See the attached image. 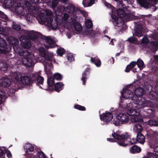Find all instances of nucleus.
Wrapping results in <instances>:
<instances>
[{"label":"nucleus","mask_w":158,"mask_h":158,"mask_svg":"<svg viewBox=\"0 0 158 158\" xmlns=\"http://www.w3.org/2000/svg\"><path fill=\"white\" fill-rule=\"evenodd\" d=\"M11 49L6 45L5 41L2 38H0V53L5 54L6 52L9 51Z\"/></svg>","instance_id":"nucleus-17"},{"label":"nucleus","mask_w":158,"mask_h":158,"mask_svg":"<svg viewBox=\"0 0 158 158\" xmlns=\"http://www.w3.org/2000/svg\"><path fill=\"white\" fill-rule=\"evenodd\" d=\"M86 30L83 32L84 35H88L91 37H93L94 35V32L91 30V28L93 26V23L91 20L87 19L85 22Z\"/></svg>","instance_id":"nucleus-11"},{"label":"nucleus","mask_w":158,"mask_h":158,"mask_svg":"<svg viewBox=\"0 0 158 158\" xmlns=\"http://www.w3.org/2000/svg\"><path fill=\"white\" fill-rule=\"evenodd\" d=\"M11 84L10 80L7 78H3L0 79V85L4 87L9 86Z\"/></svg>","instance_id":"nucleus-22"},{"label":"nucleus","mask_w":158,"mask_h":158,"mask_svg":"<svg viewBox=\"0 0 158 158\" xmlns=\"http://www.w3.org/2000/svg\"><path fill=\"white\" fill-rule=\"evenodd\" d=\"M113 137L115 139L118 140V144L122 146H126L127 144L131 145L137 142L136 139H129V136L127 133L120 135L118 133L112 134Z\"/></svg>","instance_id":"nucleus-6"},{"label":"nucleus","mask_w":158,"mask_h":158,"mask_svg":"<svg viewBox=\"0 0 158 158\" xmlns=\"http://www.w3.org/2000/svg\"><path fill=\"white\" fill-rule=\"evenodd\" d=\"M140 4L143 6L145 8H148L152 5L151 3L148 2L145 0H137Z\"/></svg>","instance_id":"nucleus-32"},{"label":"nucleus","mask_w":158,"mask_h":158,"mask_svg":"<svg viewBox=\"0 0 158 158\" xmlns=\"http://www.w3.org/2000/svg\"><path fill=\"white\" fill-rule=\"evenodd\" d=\"M7 69V66L5 63L0 60V70L5 71Z\"/></svg>","instance_id":"nucleus-37"},{"label":"nucleus","mask_w":158,"mask_h":158,"mask_svg":"<svg viewBox=\"0 0 158 158\" xmlns=\"http://www.w3.org/2000/svg\"><path fill=\"white\" fill-rule=\"evenodd\" d=\"M55 78L58 80H60L62 78V76L61 75L58 73H56L54 74Z\"/></svg>","instance_id":"nucleus-44"},{"label":"nucleus","mask_w":158,"mask_h":158,"mask_svg":"<svg viewBox=\"0 0 158 158\" xmlns=\"http://www.w3.org/2000/svg\"><path fill=\"white\" fill-rule=\"evenodd\" d=\"M117 119L120 120L121 124H126L130 121V118L127 114L123 113H119L116 116Z\"/></svg>","instance_id":"nucleus-16"},{"label":"nucleus","mask_w":158,"mask_h":158,"mask_svg":"<svg viewBox=\"0 0 158 158\" xmlns=\"http://www.w3.org/2000/svg\"><path fill=\"white\" fill-rule=\"evenodd\" d=\"M106 6H107V7L111 8L112 10V12L113 15L114 14V11L115 10V9L110 4L108 3L107 2H104Z\"/></svg>","instance_id":"nucleus-41"},{"label":"nucleus","mask_w":158,"mask_h":158,"mask_svg":"<svg viewBox=\"0 0 158 158\" xmlns=\"http://www.w3.org/2000/svg\"><path fill=\"white\" fill-rule=\"evenodd\" d=\"M41 71L36 72L32 74V79L33 82H35L37 85H42L44 82V78L41 76Z\"/></svg>","instance_id":"nucleus-12"},{"label":"nucleus","mask_w":158,"mask_h":158,"mask_svg":"<svg viewBox=\"0 0 158 158\" xmlns=\"http://www.w3.org/2000/svg\"><path fill=\"white\" fill-rule=\"evenodd\" d=\"M47 82L49 86L48 88L44 89L52 91L53 90V85L54 83V80L53 78L50 77L48 78Z\"/></svg>","instance_id":"nucleus-26"},{"label":"nucleus","mask_w":158,"mask_h":158,"mask_svg":"<svg viewBox=\"0 0 158 158\" xmlns=\"http://www.w3.org/2000/svg\"><path fill=\"white\" fill-rule=\"evenodd\" d=\"M4 5L8 7H12L15 9V11L19 14L24 15V14L22 11L23 8L17 3L15 2L14 0H5Z\"/></svg>","instance_id":"nucleus-9"},{"label":"nucleus","mask_w":158,"mask_h":158,"mask_svg":"<svg viewBox=\"0 0 158 158\" xmlns=\"http://www.w3.org/2000/svg\"><path fill=\"white\" fill-rule=\"evenodd\" d=\"M75 108L81 110H85V108L84 107L79 105H76L74 106Z\"/></svg>","instance_id":"nucleus-43"},{"label":"nucleus","mask_w":158,"mask_h":158,"mask_svg":"<svg viewBox=\"0 0 158 158\" xmlns=\"http://www.w3.org/2000/svg\"><path fill=\"white\" fill-rule=\"evenodd\" d=\"M143 129L142 126L139 124H135L133 127V131L134 132L139 134L141 133Z\"/></svg>","instance_id":"nucleus-25"},{"label":"nucleus","mask_w":158,"mask_h":158,"mask_svg":"<svg viewBox=\"0 0 158 158\" xmlns=\"http://www.w3.org/2000/svg\"><path fill=\"white\" fill-rule=\"evenodd\" d=\"M64 9L65 11L71 14V13H73L75 10V7L72 4H66L64 6Z\"/></svg>","instance_id":"nucleus-24"},{"label":"nucleus","mask_w":158,"mask_h":158,"mask_svg":"<svg viewBox=\"0 0 158 158\" xmlns=\"http://www.w3.org/2000/svg\"><path fill=\"white\" fill-rule=\"evenodd\" d=\"M53 54L52 52H48L45 55V56L43 58L45 60L43 61L40 60V58L39 60H37V61H39L43 63L44 67V69L46 74L48 77L51 75V70L53 69V65L51 62H55V61L53 58Z\"/></svg>","instance_id":"nucleus-7"},{"label":"nucleus","mask_w":158,"mask_h":158,"mask_svg":"<svg viewBox=\"0 0 158 158\" xmlns=\"http://www.w3.org/2000/svg\"><path fill=\"white\" fill-rule=\"evenodd\" d=\"M81 12L85 17H86L87 16L88 14L86 12L82 10L81 11Z\"/></svg>","instance_id":"nucleus-58"},{"label":"nucleus","mask_w":158,"mask_h":158,"mask_svg":"<svg viewBox=\"0 0 158 158\" xmlns=\"http://www.w3.org/2000/svg\"><path fill=\"white\" fill-rule=\"evenodd\" d=\"M66 35H67L68 38L69 39L71 37L72 34L69 32H68L66 34Z\"/></svg>","instance_id":"nucleus-62"},{"label":"nucleus","mask_w":158,"mask_h":158,"mask_svg":"<svg viewBox=\"0 0 158 158\" xmlns=\"http://www.w3.org/2000/svg\"><path fill=\"white\" fill-rule=\"evenodd\" d=\"M58 1L57 0H53L52 1V7L54 8L57 5Z\"/></svg>","instance_id":"nucleus-56"},{"label":"nucleus","mask_w":158,"mask_h":158,"mask_svg":"<svg viewBox=\"0 0 158 158\" xmlns=\"http://www.w3.org/2000/svg\"><path fill=\"white\" fill-rule=\"evenodd\" d=\"M68 60L70 62L74 60V58L73 55L71 53H68L67 54Z\"/></svg>","instance_id":"nucleus-42"},{"label":"nucleus","mask_w":158,"mask_h":158,"mask_svg":"<svg viewBox=\"0 0 158 158\" xmlns=\"http://www.w3.org/2000/svg\"><path fill=\"white\" fill-rule=\"evenodd\" d=\"M39 51L40 54L42 57H41V60L42 58H44V56H45L46 53L45 52V50L43 47H41L39 49Z\"/></svg>","instance_id":"nucleus-40"},{"label":"nucleus","mask_w":158,"mask_h":158,"mask_svg":"<svg viewBox=\"0 0 158 158\" xmlns=\"http://www.w3.org/2000/svg\"><path fill=\"white\" fill-rule=\"evenodd\" d=\"M21 42V44L22 47L25 49L30 48L31 46V44L30 40L26 35H22L20 38Z\"/></svg>","instance_id":"nucleus-13"},{"label":"nucleus","mask_w":158,"mask_h":158,"mask_svg":"<svg viewBox=\"0 0 158 158\" xmlns=\"http://www.w3.org/2000/svg\"><path fill=\"white\" fill-rule=\"evenodd\" d=\"M113 124L115 126H118L121 124H121L120 120H118L117 119V120H114Z\"/></svg>","instance_id":"nucleus-57"},{"label":"nucleus","mask_w":158,"mask_h":158,"mask_svg":"<svg viewBox=\"0 0 158 158\" xmlns=\"http://www.w3.org/2000/svg\"><path fill=\"white\" fill-rule=\"evenodd\" d=\"M94 1L95 0H83L82 3L84 7H89L94 3Z\"/></svg>","instance_id":"nucleus-28"},{"label":"nucleus","mask_w":158,"mask_h":158,"mask_svg":"<svg viewBox=\"0 0 158 158\" xmlns=\"http://www.w3.org/2000/svg\"><path fill=\"white\" fill-rule=\"evenodd\" d=\"M150 95L152 96L153 95L154 96L152 97V99H156V100H158V93L157 94L156 92H151L150 93Z\"/></svg>","instance_id":"nucleus-45"},{"label":"nucleus","mask_w":158,"mask_h":158,"mask_svg":"<svg viewBox=\"0 0 158 158\" xmlns=\"http://www.w3.org/2000/svg\"><path fill=\"white\" fill-rule=\"evenodd\" d=\"M153 148L154 150V151L157 157L158 156V145L154 146H153Z\"/></svg>","instance_id":"nucleus-52"},{"label":"nucleus","mask_w":158,"mask_h":158,"mask_svg":"<svg viewBox=\"0 0 158 158\" xmlns=\"http://www.w3.org/2000/svg\"><path fill=\"white\" fill-rule=\"evenodd\" d=\"M45 43L44 45L47 48L54 47L56 46V40L55 38L50 36L46 37L45 39Z\"/></svg>","instance_id":"nucleus-14"},{"label":"nucleus","mask_w":158,"mask_h":158,"mask_svg":"<svg viewBox=\"0 0 158 158\" xmlns=\"http://www.w3.org/2000/svg\"><path fill=\"white\" fill-rule=\"evenodd\" d=\"M131 43H133L136 44V42L137 41V39L134 36H132L128 39V40Z\"/></svg>","instance_id":"nucleus-49"},{"label":"nucleus","mask_w":158,"mask_h":158,"mask_svg":"<svg viewBox=\"0 0 158 158\" xmlns=\"http://www.w3.org/2000/svg\"><path fill=\"white\" fill-rule=\"evenodd\" d=\"M141 108H138L137 105H132V104H128L124 108L127 111V115L130 116V120L132 123H135L143 121L142 119L140 117L139 110Z\"/></svg>","instance_id":"nucleus-4"},{"label":"nucleus","mask_w":158,"mask_h":158,"mask_svg":"<svg viewBox=\"0 0 158 158\" xmlns=\"http://www.w3.org/2000/svg\"><path fill=\"white\" fill-rule=\"evenodd\" d=\"M141 148L136 145H134L131 148L130 151L132 153H135L141 151Z\"/></svg>","instance_id":"nucleus-30"},{"label":"nucleus","mask_w":158,"mask_h":158,"mask_svg":"<svg viewBox=\"0 0 158 158\" xmlns=\"http://www.w3.org/2000/svg\"><path fill=\"white\" fill-rule=\"evenodd\" d=\"M5 95V93L1 90H0V103L2 102V99L3 97Z\"/></svg>","instance_id":"nucleus-55"},{"label":"nucleus","mask_w":158,"mask_h":158,"mask_svg":"<svg viewBox=\"0 0 158 158\" xmlns=\"http://www.w3.org/2000/svg\"><path fill=\"white\" fill-rule=\"evenodd\" d=\"M144 93V91L143 89L141 87L135 89V95L134 96L138 100V98H143V97H140V96L142 95Z\"/></svg>","instance_id":"nucleus-23"},{"label":"nucleus","mask_w":158,"mask_h":158,"mask_svg":"<svg viewBox=\"0 0 158 158\" xmlns=\"http://www.w3.org/2000/svg\"><path fill=\"white\" fill-rule=\"evenodd\" d=\"M89 69L88 68L86 69L85 71L82 74V78L81 79V80L83 81V85H85V81L87 77H86V76L87 74V73H86L85 72H88Z\"/></svg>","instance_id":"nucleus-38"},{"label":"nucleus","mask_w":158,"mask_h":158,"mask_svg":"<svg viewBox=\"0 0 158 158\" xmlns=\"http://www.w3.org/2000/svg\"><path fill=\"white\" fill-rule=\"evenodd\" d=\"M36 157L37 158H46V156L42 152L38 153V155Z\"/></svg>","instance_id":"nucleus-51"},{"label":"nucleus","mask_w":158,"mask_h":158,"mask_svg":"<svg viewBox=\"0 0 158 158\" xmlns=\"http://www.w3.org/2000/svg\"><path fill=\"white\" fill-rule=\"evenodd\" d=\"M32 3H37L40 0H30Z\"/></svg>","instance_id":"nucleus-61"},{"label":"nucleus","mask_w":158,"mask_h":158,"mask_svg":"<svg viewBox=\"0 0 158 158\" xmlns=\"http://www.w3.org/2000/svg\"><path fill=\"white\" fill-rule=\"evenodd\" d=\"M107 140L108 141L111 142H113L114 141V140L111 139V138H107Z\"/></svg>","instance_id":"nucleus-63"},{"label":"nucleus","mask_w":158,"mask_h":158,"mask_svg":"<svg viewBox=\"0 0 158 158\" xmlns=\"http://www.w3.org/2000/svg\"><path fill=\"white\" fill-rule=\"evenodd\" d=\"M150 36L153 39L158 40V34L157 33L151 34Z\"/></svg>","instance_id":"nucleus-53"},{"label":"nucleus","mask_w":158,"mask_h":158,"mask_svg":"<svg viewBox=\"0 0 158 158\" xmlns=\"http://www.w3.org/2000/svg\"><path fill=\"white\" fill-rule=\"evenodd\" d=\"M45 12L47 16L45 15L43 13H41L36 17V19L40 24H45L53 30L56 29L57 27V23L55 20H53L51 15L52 12L50 10L46 9Z\"/></svg>","instance_id":"nucleus-3"},{"label":"nucleus","mask_w":158,"mask_h":158,"mask_svg":"<svg viewBox=\"0 0 158 158\" xmlns=\"http://www.w3.org/2000/svg\"><path fill=\"white\" fill-rule=\"evenodd\" d=\"M142 31V29L141 27H140L139 29L137 27L135 29L134 35L138 37L142 36H143Z\"/></svg>","instance_id":"nucleus-34"},{"label":"nucleus","mask_w":158,"mask_h":158,"mask_svg":"<svg viewBox=\"0 0 158 158\" xmlns=\"http://www.w3.org/2000/svg\"><path fill=\"white\" fill-rule=\"evenodd\" d=\"M23 32H24L26 35H27L28 37H29L30 39L32 40L35 39L37 37V33L33 31H27L24 30L23 31Z\"/></svg>","instance_id":"nucleus-20"},{"label":"nucleus","mask_w":158,"mask_h":158,"mask_svg":"<svg viewBox=\"0 0 158 158\" xmlns=\"http://www.w3.org/2000/svg\"><path fill=\"white\" fill-rule=\"evenodd\" d=\"M23 76L19 72H15L13 74V78L15 79L17 85L19 86L20 83V81Z\"/></svg>","instance_id":"nucleus-21"},{"label":"nucleus","mask_w":158,"mask_h":158,"mask_svg":"<svg viewBox=\"0 0 158 158\" xmlns=\"http://www.w3.org/2000/svg\"><path fill=\"white\" fill-rule=\"evenodd\" d=\"M91 61L92 62L94 63L95 65L98 67H99L101 64V62L100 60L98 58H91Z\"/></svg>","instance_id":"nucleus-29"},{"label":"nucleus","mask_w":158,"mask_h":158,"mask_svg":"<svg viewBox=\"0 0 158 158\" xmlns=\"http://www.w3.org/2000/svg\"><path fill=\"white\" fill-rule=\"evenodd\" d=\"M71 15V14L64 13L61 16V22L63 23L65 27L67 29H70V26L71 27L72 23L74 20L72 19Z\"/></svg>","instance_id":"nucleus-10"},{"label":"nucleus","mask_w":158,"mask_h":158,"mask_svg":"<svg viewBox=\"0 0 158 158\" xmlns=\"http://www.w3.org/2000/svg\"><path fill=\"white\" fill-rule=\"evenodd\" d=\"M7 156L9 158H11L12 157V155L10 152H7L6 153Z\"/></svg>","instance_id":"nucleus-59"},{"label":"nucleus","mask_w":158,"mask_h":158,"mask_svg":"<svg viewBox=\"0 0 158 158\" xmlns=\"http://www.w3.org/2000/svg\"><path fill=\"white\" fill-rule=\"evenodd\" d=\"M73 26L74 29L76 31L80 32L82 30V27L81 25L79 23L76 22L75 20L72 23L71 27L70 26V29H72L73 30Z\"/></svg>","instance_id":"nucleus-19"},{"label":"nucleus","mask_w":158,"mask_h":158,"mask_svg":"<svg viewBox=\"0 0 158 158\" xmlns=\"http://www.w3.org/2000/svg\"><path fill=\"white\" fill-rule=\"evenodd\" d=\"M101 121L106 122V123L110 122L113 118V115L111 112L106 111L102 114L100 115Z\"/></svg>","instance_id":"nucleus-15"},{"label":"nucleus","mask_w":158,"mask_h":158,"mask_svg":"<svg viewBox=\"0 0 158 158\" xmlns=\"http://www.w3.org/2000/svg\"><path fill=\"white\" fill-rule=\"evenodd\" d=\"M145 123L150 126H158V120H150Z\"/></svg>","instance_id":"nucleus-35"},{"label":"nucleus","mask_w":158,"mask_h":158,"mask_svg":"<svg viewBox=\"0 0 158 158\" xmlns=\"http://www.w3.org/2000/svg\"><path fill=\"white\" fill-rule=\"evenodd\" d=\"M57 52V54L60 56H62V55L64 53V51L63 48H59L58 49Z\"/></svg>","instance_id":"nucleus-48"},{"label":"nucleus","mask_w":158,"mask_h":158,"mask_svg":"<svg viewBox=\"0 0 158 158\" xmlns=\"http://www.w3.org/2000/svg\"><path fill=\"white\" fill-rule=\"evenodd\" d=\"M12 27L13 29L16 30H18L20 29L21 28L20 25L17 24H16V23L14 22L13 23Z\"/></svg>","instance_id":"nucleus-47"},{"label":"nucleus","mask_w":158,"mask_h":158,"mask_svg":"<svg viewBox=\"0 0 158 158\" xmlns=\"http://www.w3.org/2000/svg\"><path fill=\"white\" fill-rule=\"evenodd\" d=\"M51 0H41L42 2L44 3H48L50 2Z\"/></svg>","instance_id":"nucleus-60"},{"label":"nucleus","mask_w":158,"mask_h":158,"mask_svg":"<svg viewBox=\"0 0 158 158\" xmlns=\"http://www.w3.org/2000/svg\"><path fill=\"white\" fill-rule=\"evenodd\" d=\"M131 87L124 89L121 92L122 97L119 105L120 110H124V108L128 104L132 105H137L138 108H143L146 107H153L156 105L150 101L144 98H138V100L134 96L133 94L130 89Z\"/></svg>","instance_id":"nucleus-1"},{"label":"nucleus","mask_w":158,"mask_h":158,"mask_svg":"<svg viewBox=\"0 0 158 158\" xmlns=\"http://www.w3.org/2000/svg\"><path fill=\"white\" fill-rule=\"evenodd\" d=\"M155 60L156 61H158V55H156L154 56Z\"/></svg>","instance_id":"nucleus-64"},{"label":"nucleus","mask_w":158,"mask_h":158,"mask_svg":"<svg viewBox=\"0 0 158 158\" xmlns=\"http://www.w3.org/2000/svg\"><path fill=\"white\" fill-rule=\"evenodd\" d=\"M136 64V62L132 61L128 65L125 69V71L126 72H128L132 68H133Z\"/></svg>","instance_id":"nucleus-36"},{"label":"nucleus","mask_w":158,"mask_h":158,"mask_svg":"<svg viewBox=\"0 0 158 158\" xmlns=\"http://www.w3.org/2000/svg\"><path fill=\"white\" fill-rule=\"evenodd\" d=\"M149 42V40L147 37H144L142 39L141 43L143 44H146Z\"/></svg>","instance_id":"nucleus-54"},{"label":"nucleus","mask_w":158,"mask_h":158,"mask_svg":"<svg viewBox=\"0 0 158 158\" xmlns=\"http://www.w3.org/2000/svg\"><path fill=\"white\" fill-rule=\"evenodd\" d=\"M137 142L141 144H143L145 142V137L142 133L138 134L137 135Z\"/></svg>","instance_id":"nucleus-27"},{"label":"nucleus","mask_w":158,"mask_h":158,"mask_svg":"<svg viewBox=\"0 0 158 158\" xmlns=\"http://www.w3.org/2000/svg\"><path fill=\"white\" fill-rule=\"evenodd\" d=\"M151 44L152 46V48L155 50V51H156L158 49V42H152L151 43Z\"/></svg>","instance_id":"nucleus-39"},{"label":"nucleus","mask_w":158,"mask_h":158,"mask_svg":"<svg viewBox=\"0 0 158 158\" xmlns=\"http://www.w3.org/2000/svg\"><path fill=\"white\" fill-rule=\"evenodd\" d=\"M21 80L20 83L18 87L23 86V85H30L33 83L32 76H31V79L28 76H23Z\"/></svg>","instance_id":"nucleus-18"},{"label":"nucleus","mask_w":158,"mask_h":158,"mask_svg":"<svg viewBox=\"0 0 158 158\" xmlns=\"http://www.w3.org/2000/svg\"><path fill=\"white\" fill-rule=\"evenodd\" d=\"M117 14L118 17L113 15L112 17L114 24L117 27L121 26L123 24L124 22L131 20L132 19L130 14L126 13L122 9H118Z\"/></svg>","instance_id":"nucleus-5"},{"label":"nucleus","mask_w":158,"mask_h":158,"mask_svg":"<svg viewBox=\"0 0 158 158\" xmlns=\"http://www.w3.org/2000/svg\"><path fill=\"white\" fill-rule=\"evenodd\" d=\"M63 85L62 83L57 82L56 83L55 86V91L59 92L63 89Z\"/></svg>","instance_id":"nucleus-33"},{"label":"nucleus","mask_w":158,"mask_h":158,"mask_svg":"<svg viewBox=\"0 0 158 158\" xmlns=\"http://www.w3.org/2000/svg\"><path fill=\"white\" fill-rule=\"evenodd\" d=\"M23 147L27 156V158H37L36 156L39 152H33L34 148L32 144L27 143L24 144Z\"/></svg>","instance_id":"nucleus-8"},{"label":"nucleus","mask_w":158,"mask_h":158,"mask_svg":"<svg viewBox=\"0 0 158 158\" xmlns=\"http://www.w3.org/2000/svg\"><path fill=\"white\" fill-rule=\"evenodd\" d=\"M25 18L27 21L28 23H30L31 21L32 16L29 14H28Z\"/></svg>","instance_id":"nucleus-50"},{"label":"nucleus","mask_w":158,"mask_h":158,"mask_svg":"<svg viewBox=\"0 0 158 158\" xmlns=\"http://www.w3.org/2000/svg\"><path fill=\"white\" fill-rule=\"evenodd\" d=\"M136 63L138 67L140 70H142L145 67V65L143 61L139 59L137 60Z\"/></svg>","instance_id":"nucleus-31"},{"label":"nucleus","mask_w":158,"mask_h":158,"mask_svg":"<svg viewBox=\"0 0 158 158\" xmlns=\"http://www.w3.org/2000/svg\"><path fill=\"white\" fill-rule=\"evenodd\" d=\"M157 156L154 155L153 153L148 152L147 157H145L143 158H156Z\"/></svg>","instance_id":"nucleus-46"},{"label":"nucleus","mask_w":158,"mask_h":158,"mask_svg":"<svg viewBox=\"0 0 158 158\" xmlns=\"http://www.w3.org/2000/svg\"><path fill=\"white\" fill-rule=\"evenodd\" d=\"M16 41V45L13 46V48L14 51L19 56H23L21 60L22 64L28 67L33 65L35 63L34 55L30 53L27 50L22 51L20 48L18 47L17 44L18 42Z\"/></svg>","instance_id":"nucleus-2"}]
</instances>
